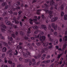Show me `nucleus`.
<instances>
[{
	"label": "nucleus",
	"mask_w": 67,
	"mask_h": 67,
	"mask_svg": "<svg viewBox=\"0 0 67 67\" xmlns=\"http://www.w3.org/2000/svg\"><path fill=\"white\" fill-rule=\"evenodd\" d=\"M2 32L3 33H4V31H5V29H6V26L4 25H2Z\"/></svg>",
	"instance_id": "f257e3e1"
},
{
	"label": "nucleus",
	"mask_w": 67,
	"mask_h": 67,
	"mask_svg": "<svg viewBox=\"0 0 67 67\" xmlns=\"http://www.w3.org/2000/svg\"><path fill=\"white\" fill-rule=\"evenodd\" d=\"M45 6H46V7H45ZM45 7V9L46 10H48L49 9V8H48V5L46 3H45L44 4V5H42V8H44Z\"/></svg>",
	"instance_id": "f03ea898"
},
{
	"label": "nucleus",
	"mask_w": 67,
	"mask_h": 67,
	"mask_svg": "<svg viewBox=\"0 0 67 67\" xmlns=\"http://www.w3.org/2000/svg\"><path fill=\"white\" fill-rule=\"evenodd\" d=\"M51 26L55 30H57V27L55 26V24L54 23H52L51 24Z\"/></svg>",
	"instance_id": "7ed1b4c3"
},
{
	"label": "nucleus",
	"mask_w": 67,
	"mask_h": 67,
	"mask_svg": "<svg viewBox=\"0 0 67 67\" xmlns=\"http://www.w3.org/2000/svg\"><path fill=\"white\" fill-rule=\"evenodd\" d=\"M46 37L44 36H42L40 38V41H44L45 40Z\"/></svg>",
	"instance_id": "20e7f679"
},
{
	"label": "nucleus",
	"mask_w": 67,
	"mask_h": 67,
	"mask_svg": "<svg viewBox=\"0 0 67 67\" xmlns=\"http://www.w3.org/2000/svg\"><path fill=\"white\" fill-rule=\"evenodd\" d=\"M14 22L15 24H19V21H17L16 19H13V21H12V23H14Z\"/></svg>",
	"instance_id": "39448f33"
},
{
	"label": "nucleus",
	"mask_w": 67,
	"mask_h": 67,
	"mask_svg": "<svg viewBox=\"0 0 67 67\" xmlns=\"http://www.w3.org/2000/svg\"><path fill=\"white\" fill-rule=\"evenodd\" d=\"M41 27L42 29H43L45 31H46L47 26L45 25H41Z\"/></svg>",
	"instance_id": "423d86ee"
},
{
	"label": "nucleus",
	"mask_w": 67,
	"mask_h": 67,
	"mask_svg": "<svg viewBox=\"0 0 67 67\" xmlns=\"http://www.w3.org/2000/svg\"><path fill=\"white\" fill-rule=\"evenodd\" d=\"M50 5L52 6L54 5L55 3V2L54 1V0H50Z\"/></svg>",
	"instance_id": "0eeeda50"
},
{
	"label": "nucleus",
	"mask_w": 67,
	"mask_h": 67,
	"mask_svg": "<svg viewBox=\"0 0 67 67\" xmlns=\"http://www.w3.org/2000/svg\"><path fill=\"white\" fill-rule=\"evenodd\" d=\"M58 5L57 4H54L53 5L54 8L55 9V10H57L58 9V7L57 6Z\"/></svg>",
	"instance_id": "6e6552de"
},
{
	"label": "nucleus",
	"mask_w": 67,
	"mask_h": 67,
	"mask_svg": "<svg viewBox=\"0 0 67 67\" xmlns=\"http://www.w3.org/2000/svg\"><path fill=\"white\" fill-rule=\"evenodd\" d=\"M58 19V18L57 17H55V18H53V19H51V21L52 22H54L55 21H56Z\"/></svg>",
	"instance_id": "1a4fd4ad"
},
{
	"label": "nucleus",
	"mask_w": 67,
	"mask_h": 67,
	"mask_svg": "<svg viewBox=\"0 0 67 67\" xmlns=\"http://www.w3.org/2000/svg\"><path fill=\"white\" fill-rule=\"evenodd\" d=\"M33 57H34V58H35V59H39L40 57L41 56V55H38L37 56H33Z\"/></svg>",
	"instance_id": "9d476101"
},
{
	"label": "nucleus",
	"mask_w": 67,
	"mask_h": 67,
	"mask_svg": "<svg viewBox=\"0 0 67 67\" xmlns=\"http://www.w3.org/2000/svg\"><path fill=\"white\" fill-rule=\"evenodd\" d=\"M27 33L28 34H30L31 33V28H29L28 29V30L27 31Z\"/></svg>",
	"instance_id": "9b49d317"
},
{
	"label": "nucleus",
	"mask_w": 67,
	"mask_h": 67,
	"mask_svg": "<svg viewBox=\"0 0 67 67\" xmlns=\"http://www.w3.org/2000/svg\"><path fill=\"white\" fill-rule=\"evenodd\" d=\"M5 22L7 24V25H9L11 24V22L9 21H8V20H6L5 21Z\"/></svg>",
	"instance_id": "f8f14e48"
},
{
	"label": "nucleus",
	"mask_w": 67,
	"mask_h": 67,
	"mask_svg": "<svg viewBox=\"0 0 67 67\" xmlns=\"http://www.w3.org/2000/svg\"><path fill=\"white\" fill-rule=\"evenodd\" d=\"M58 43V40H55L54 43V45H57Z\"/></svg>",
	"instance_id": "ddd939ff"
},
{
	"label": "nucleus",
	"mask_w": 67,
	"mask_h": 67,
	"mask_svg": "<svg viewBox=\"0 0 67 67\" xmlns=\"http://www.w3.org/2000/svg\"><path fill=\"white\" fill-rule=\"evenodd\" d=\"M46 55L45 54H43V55H42V60H44V59H45V58L46 57Z\"/></svg>",
	"instance_id": "4468645a"
},
{
	"label": "nucleus",
	"mask_w": 67,
	"mask_h": 67,
	"mask_svg": "<svg viewBox=\"0 0 67 67\" xmlns=\"http://www.w3.org/2000/svg\"><path fill=\"white\" fill-rule=\"evenodd\" d=\"M67 46V45L66 44H64L63 46V50H64L66 49V47Z\"/></svg>",
	"instance_id": "2eb2a0df"
},
{
	"label": "nucleus",
	"mask_w": 67,
	"mask_h": 67,
	"mask_svg": "<svg viewBox=\"0 0 67 67\" xmlns=\"http://www.w3.org/2000/svg\"><path fill=\"white\" fill-rule=\"evenodd\" d=\"M35 38H40L41 37V35H38L37 36L35 35Z\"/></svg>",
	"instance_id": "dca6fc26"
},
{
	"label": "nucleus",
	"mask_w": 67,
	"mask_h": 67,
	"mask_svg": "<svg viewBox=\"0 0 67 67\" xmlns=\"http://www.w3.org/2000/svg\"><path fill=\"white\" fill-rule=\"evenodd\" d=\"M62 55H63V54L62 53L60 54H58L57 57L58 59H60V58L61 57V56H62Z\"/></svg>",
	"instance_id": "f3484780"
},
{
	"label": "nucleus",
	"mask_w": 67,
	"mask_h": 67,
	"mask_svg": "<svg viewBox=\"0 0 67 67\" xmlns=\"http://www.w3.org/2000/svg\"><path fill=\"white\" fill-rule=\"evenodd\" d=\"M63 39L64 40V41H67V36H64V37L63 38Z\"/></svg>",
	"instance_id": "a211bd4d"
},
{
	"label": "nucleus",
	"mask_w": 67,
	"mask_h": 67,
	"mask_svg": "<svg viewBox=\"0 0 67 67\" xmlns=\"http://www.w3.org/2000/svg\"><path fill=\"white\" fill-rule=\"evenodd\" d=\"M3 44L5 46H6V47H8V44L7 43L5 42H3Z\"/></svg>",
	"instance_id": "6ab92c4d"
},
{
	"label": "nucleus",
	"mask_w": 67,
	"mask_h": 67,
	"mask_svg": "<svg viewBox=\"0 0 67 67\" xmlns=\"http://www.w3.org/2000/svg\"><path fill=\"white\" fill-rule=\"evenodd\" d=\"M2 51L3 52H5L7 51V48L5 47L3 48L2 49Z\"/></svg>",
	"instance_id": "aec40b11"
},
{
	"label": "nucleus",
	"mask_w": 67,
	"mask_h": 67,
	"mask_svg": "<svg viewBox=\"0 0 67 67\" xmlns=\"http://www.w3.org/2000/svg\"><path fill=\"white\" fill-rule=\"evenodd\" d=\"M12 50H10L9 51L8 53H9V55H10V57H11V56H12Z\"/></svg>",
	"instance_id": "412c9836"
},
{
	"label": "nucleus",
	"mask_w": 67,
	"mask_h": 67,
	"mask_svg": "<svg viewBox=\"0 0 67 67\" xmlns=\"http://www.w3.org/2000/svg\"><path fill=\"white\" fill-rule=\"evenodd\" d=\"M48 16L50 19H52L53 18V14H49Z\"/></svg>",
	"instance_id": "4be33fe9"
},
{
	"label": "nucleus",
	"mask_w": 67,
	"mask_h": 67,
	"mask_svg": "<svg viewBox=\"0 0 67 67\" xmlns=\"http://www.w3.org/2000/svg\"><path fill=\"white\" fill-rule=\"evenodd\" d=\"M5 5H7V3L5 2H4L2 4V7H4V6H5Z\"/></svg>",
	"instance_id": "5701e85b"
},
{
	"label": "nucleus",
	"mask_w": 67,
	"mask_h": 67,
	"mask_svg": "<svg viewBox=\"0 0 67 67\" xmlns=\"http://www.w3.org/2000/svg\"><path fill=\"white\" fill-rule=\"evenodd\" d=\"M64 19L65 20H67V15H65L64 16Z\"/></svg>",
	"instance_id": "b1692460"
},
{
	"label": "nucleus",
	"mask_w": 67,
	"mask_h": 67,
	"mask_svg": "<svg viewBox=\"0 0 67 67\" xmlns=\"http://www.w3.org/2000/svg\"><path fill=\"white\" fill-rule=\"evenodd\" d=\"M26 53L27 55H29V56H31V53L29 52L28 51H26Z\"/></svg>",
	"instance_id": "393cba45"
},
{
	"label": "nucleus",
	"mask_w": 67,
	"mask_h": 67,
	"mask_svg": "<svg viewBox=\"0 0 67 67\" xmlns=\"http://www.w3.org/2000/svg\"><path fill=\"white\" fill-rule=\"evenodd\" d=\"M20 34L21 35H24V34H25L22 31H21L20 32Z\"/></svg>",
	"instance_id": "a878e982"
},
{
	"label": "nucleus",
	"mask_w": 67,
	"mask_h": 67,
	"mask_svg": "<svg viewBox=\"0 0 67 67\" xmlns=\"http://www.w3.org/2000/svg\"><path fill=\"white\" fill-rule=\"evenodd\" d=\"M7 12H4L3 13L2 15L3 16H5V15H7Z\"/></svg>",
	"instance_id": "bb28decb"
},
{
	"label": "nucleus",
	"mask_w": 67,
	"mask_h": 67,
	"mask_svg": "<svg viewBox=\"0 0 67 67\" xmlns=\"http://www.w3.org/2000/svg\"><path fill=\"white\" fill-rule=\"evenodd\" d=\"M41 16L42 18V19L43 20H45V16H44V15L43 14L41 15Z\"/></svg>",
	"instance_id": "cd10ccee"
},
{
	"label": "nucleus",
	"mask_w": 67,
	"mask_h": 67,
	"mask_svg": "<svg viewBox=\"0 0 67 67\" xmlns=\"http://www.w3.org/2000/svg\"><path fill=\"white\" fill-rule=\"evenodd\" d=\"M48 13L49 14H53V11L50 10L48 11Z\"/></svg>",
	"instance_id": "c85d7f7f"
},
{
	"label": "nucleus",
	"mask_w": 67,
	"mask_h": 67,
	"mask_svg": "<svg viewBox=\"0 0 67 67\" xmlns=\"http://www.w3.org/2000/svg\"><path fill=\"white\" fill-rule=\"evenodd\" d=\"M12 36L15 38V35L14 34H12Z\"/></svg>",
	"instance_id": "c756f323"
},
{
	"label": "nucleus",
	"mask_w": 67,
	"mask_h": 67,
	"mask_svg": "<svg viewBox=\"0 0 67 67\" xmlns=\"http://www.w3.org/2000/svg\"><path fill=\"white\" fill-rule=\"evenodd\" d=\"M17 67H23V65L22 64H18L17 66Z\"/></svg>",
	"instance_id": "7c9ffc66"
},
{
	"label": "nucleus",
	"mask_w": 67,
	"mask_h": 67,
	"mask_svg": "<svg viewBox=\"0 0 67 67\" xmlns=\"http://www.w3.org/2000/svg\"><path fill=\"white\" fill-rule=\"evenodd\" d=\"M4 62H5V63H7V62H8V61L7 60V58L6 57L4 58Z\"/></svg>",
	"instance_id": "2f4dec72"
},
{
	"label": "nucleus",
	"mask_w": 67,
	"mask_h": 67,
	"mask_svg": "<svg viewBox=\"0 0 67 67\" xmlns=\"http://www.w3.org/2000/svg\"><path fill=\"white\" fill-rule=\"evenodd\" d=\"M5 53H3V54H2V58H4V57H5Z\"/></svg>",
	"instance_id": "473e14b6"
},
{
	"label": "nucleus",
	"mask_w": 67,
	"mask_h": 67,
	"mask_svg": "<svg viewBox=\"0 0 67 67\" xmlns=\"http://www.w3.org/2000/svg\"><path fill=\"white\" fill-rule=\"evenodd\" d=\"M24 7L25 8H27L29 7V6L27 4H25L24 6Z\"/></svg>",
	"instance_id": "72a5a7b5"
},
{
	"label": "nucleus",
	"mask_w": 67,
	"mask_h": 67,
	"mask_svg": "<svg viewBox=\"0 0 67 67\" xmlns=\"http://www.w3.org/2000/svg\"><path fill=\"white\" fill-rule=\"evenodd\" d=\"M61 9L62 10H64V5H62L61 6Z\"/></svg>",
	"instance_id": "f704fd0d"
},
{
	"label": "nucleus",
	"mask_w": 67,
	"mask_h": 67,
	"mask_svg": "<svg viewBox=\"0 0 67 67\" xmlns=\"http://www.w3.org/2000/svg\"><path fill=\"white\" fill-rule=\"evenodd\" d=\"M8 63L9 64H12V61L9 60L8 61Z\"/></svg>",
	"instance_id": "c9c22d12"
},
{
	"label": "nucleus",
	"mask_w": 67,
	"mask_h": 67,
	"mask_svg": "<svg viewBox=\"0 0 67 67\" xmlns=\"http://www.w3.org/2000/svg\"><path fill=\"white\" fill-rule=\"evenodd\" d=\"M64 13L63 12H61V16H64Z\"/></svg>",
	"instance_id": "e433bc0d"
},
{
	"label": "nucleus",
	"mask_w": 67,
	"mask_h": 67,
	"mask_svg": "<svg viewBox=\"0 0 67 67\" xmlns=\"http://www.w3.org/2000/svg\"><path fill=\"white\" fill-rule=\"evenodd\" d=\"M16 9L18 10H19V9H20L21 8H20V7L18 6L16 8Z\"/></svg>",
	"instance_id": "4c0bfd02"
},
{
	"label": "nucleus",
	"mask_w": 67,
	"mask_h": 67,
	"mask_svg": "<svg viewBox=\"0 0 67 67\" xmlns=\"http://www.w3.org/2000/svg\"><path fill=\"white\" fill-rule=\"evenodd\" d=\"M33 28L34 29H36L38 28V27L37 26H35L33 27Z\"/></svg>",
	"instance_id": "58836bf2"
},
{
	"label": "nucleus",
	"mask_w": 67,
	"mask_h": 67,
	"mask_svg": "<svg viewBox=\"0 0 67 67\" xmlns=\"http://www.w3.org/2000/svg\"><path fill=\"white\" fill-rule=\"evenodd\" d=\"M36 44L37 45V46H38L41 45V43H36Z\"/></svg>",
	"instance_id": "ea45409f"
},
{
	"label": "nucleus",
	"mask_w": 67,
	"mask_h": 67,
	"mask_svg": "<svg viewBox=\"0 0 67 67\" xmlns=\"http://www.w3.org/2000/svg\"><path fill=\"white\" fill-rule=\"evenodd\" d=\"M8 44L9 45H11V41L9 40L8 41Z\"/></svg>",
	"instance_id": "a19ab883"
},
{
	"label": "nucleus",
	"mask_w": 67,
	"mask_h": 67,
	"mask_svg": "<svg viewBox=\"0 0 67 67\" xmlns=\"http://www.w3.org/2000/svg\"><path fill=\"white\" fill-rule=\"evenodd\" d=\"M51 58V56L49 55H48L47 57V59H49Z\"/></svg>",
	"instance_id": "79ce46f5"
},
{
	"label": "nucleus",
	"mask_w": 67,
	"mask_h": 67,
	"mask_svg": "<svg viewBox=\"0 0 67 67\" xmlns=\"http://www.w3.org/2000/svg\"><path fill=\"white\" fill-rule=\"evenodd\" d=\"M41 52L42 53H45V50H44V49H42V51H41Z\"/></svg>",
	"instance_id": "37998d69"
},
{
	"label": "nucleus",
	"mask_w": 67,
	"mask_h": 67,
	"mask_svg": "<svg viewBox=\"0 0 67 67\" xmlns=\"http://www.w3.org/2000/svg\"><path fill=\"white\" fill-rule=\"evenodd\" d=\"M53 6H51V7L49 9H50V10H53Z\"/></svg>",
	"instance_id": "c03bdc74"
},
{
	"label": "nucleus",
	"mask_w": 67,
	"mask_h": 67,
	"mask_svg": "<svg viewBox=\"0 0 67 67\" xmlns=\"http://www.w3.org/2000/svg\"><path fill=\"white\" fill-rule=\"evenodd\" d=\"M8 5H6L5 7V10H7V9H8Z\"/></svg>",
	"instance_id": "a18cd8bd"
},
{
	"label": "nucleus",
	"mask_w": 67,
	"mask_h": 67,
	"mask_svg": "<svg viewBox=\"0 0 67 67\" xmlns=\"http://www.w3.org/2000/svg\"><path fill=\"white\" fill-rule=\"evenodd\" d=\"M40 61L38 62L37 63L36 65L37 66H38L39 65H40Z\"/></svg>",
	"instance_id": "49530a36"
},
{
	"label": "nucleus",
	"mask_w": 67,
	"mask_h": 67,
	"mask_svg": "<svg viewBox=\"0 0 67 67\" xmlns=\"http://www.w3.org/2000/svg\"><path fill=\"white\" fill-rule=\"evenodd\" d=\"M48 28L49 30H51V25H48Z\"/></svg>",
	"instance_id": "de8ad7c7"
},
{
	"label": "nucleus",
	"mask_w": 67,
	"mask_h": 67,
	"mask_svg": "<svg viewBox=\"0 0 67 67\" xmlns=\"http://www.w3.org/2000/svg\"><path fill=\"white\" fill-rule=\"evenodd\" d=\"M22 11H21V10H20V11H19L18 13H19V15H20V14H21V13H22Z\"/></svg>",
	"instance_id": "09e8293b"
},
{
	"label": "nucleus",
	"mask_w": 67,
	"mask_h": 67,
	"mask_svg": "<svg viewBox=\"0 0 67 67\" xmlns=\"http://www.w3.org/2000/svg\"><path fill=\"white\" fill-rule=\"evenodd\" d=\"M29 59H25V63H27V62H29Z\"/></svg>",
	"instance_id": "8fccbe9b"
},
{
	"label": "nucleus",
	"mask_w": 67,
	"mask_h": 67,
	"mask_svg": "<svg viewBox=\"0 0 67 67\" xmlns=\"http://www.w3.org/2000/svg\"><path fill=\"white\" fill-rule=\"evenodd\" d=\"M48 42H47L45 44V46H48Z\"/></svg>",
	"instance_id": "3c124183"
},
{
	"label": "nucleus",
	"mask_w": 67,
	"mask_h": 67,
	"mask_svg": "<svg viewBox=\"0 0 67 67\" xmlns=\"http://www.w3.org/2000/svg\"><path fill=\"white\" fill-rule=\"evenodd\" d=\"M15 66V64L13 63V64H12V67H14Z\"/></svg>",
	"instance_id": "603ef678"
},
{
	"label": "nucleus",
	"mask_w": 67,
	"mask_h": 67,
	"mask_svg": "<svg viewBox=\"0 0 67 67\" xmlns=\"http://www.w3.org/2000/svg\"><path fill=\"white\" fill-rule=\"evenodd\" d=\"M54 34L55 35V36H56V35H57V32H54Z\"/></svg>",
	"instance_id": "864d4df0"
},
{
	"label": "nucleus",
	"mask_w": 67,
	"mask_h": 67,
	"mask_svg": "<svg viewBox=\"0 0 67 67\" xmlns=\"http://www.w3.org/2000/svg\"><path fill=\"white\" fill-rule=\"evenodd\" d=\"M40 35H43L44 34V32H40Z\"/></svg>",
	"instance_id": "5fc2aeb1"
},
{
	"label": "nucleus",
	"mask_w": 67,
	"mask_h": 67,
	"mask_svg": "<svg viewBox=\"0 0 67 67\" xmlns=\"http://www.w3.org/2000/svg\"><path fill=\"white\" fill-rule=\"evenodd\" d=\"M40 8V6L38 5H37L36 7V8L37 9H39Z\"/></svg>",
	"instance_id": "6e6d98bb"
},
{
	"label": "nucleus",
	"mask_w": 67,
	"mask_h": 67,
	"mask_svg": "<svg viewBox=\"0 0 67 67\" xmlns=\"http://www.w3.org/2000/svg\"><path fill=\"white\" fill-rule=\"evenodd\" d=\"M52 47H53V46H49L48 48H49V49H51L52 48Z\"/></svg>",
	"instance_id": "4d7b16f0"
},
{
	"label": "nucleus",
	"mask_w": 67,
	"mask_h": 67,
	"mask_svg": "<svg viewBox=\"0 0 67 67\" xmlns=\"http://www.w3.org/2000/svg\"><path fill=\"white\" fill-rule=\"evenodd\" d=\"M50 1H46V3H47V4H48V3H50Z\"/></svg>",
	"instance_id": "13d9d810"
},
{
	"label": "nucleus",
	"mask_w": 67,
	"mask_h": 67,
	"mask_svg": "<svg viewBox=\"0 0 67 67\" xmlns=\"http://www.w3.org/2000/svg\"><path fill=\"white\" fill-rule=\"evenodd\" d=\"M26 45H27V46H30V45H31V44H30V43H26Z\"/></svg>",
	"instance_id": "bf43d9fd"
},
{
	"label": "nucleus",
	"mask_w": 67,
	"mask_h": 67,
	"mask_svg": "<svg viewBox=\"0 0 67 67\" xmlns=\"http://www.w3.org/2000/svg\"><path fill=\"white\" fill-rule=\"evenodd\" d=\"M37 1V0H33V1L32 2V3H34L35 2H36Z\"/></svg>",
	"instance_id": "052dcab7"
},
{
	"label": "nucleus",
	"mask_w": 67,
	"mask_h": 67,
	"mask_svg": "<svg viewBox=\"0 0 67 67\" xmlns=\"http://www.w3.org/2000/svg\"><path fill=\"white\" fill-rule=\"evenodd\" d=\"M35 64H36V62H35L32 64V66H35Z\"/></svg>",
	"instance_id": "680f3d73"
},
{
	"label": "nucleus",
	"mask_w": 67,
	"mask_h": 67,
	"mask_svg": "<svg viewBox=\"0 0 67 67\" xmlns=\"http://www.w3.org/2000/svg\"><path fill=\"white\" fill-rule=\"evenodd\" d=\"M50 62V60H47L46 61V63H48Z\"/></svg>",
	"instance_id": "e2e57ef3"
},
{
	"label": "nucleus",
	"mask_w": 67,
	"mask_h": 67,
	"mask_svg": "<svg viewBox=\"0 0 67 67\" xmlns=\"http://www.w3.org/2000/svg\"><path fill=\"white\" fill-rule=\"evenodd\" d=\"M25 38L26 40H28V39H29V38H28L27 37H26V36H25Z\"/></svg>",
	"instance_id": "0e129e2a"
},
{
	"label": "nucleus",
	"mask_w": 67,
	"mask_h": 67,
	"mask_svg": "<svg viewBox=\"0 0 67 67\" xmlns=\"http://www.w3.org/2000/svg\"><path fill=\"white\" fill-rule=\"evenodd\" d=\"M13 14H14V15H17L18 14L17 13L15 12L13 13Z\"/></svg>",
	"instance_id": "69168bd1"
},
{
	"label": "nucleus",
	"mask_w": 67,
	"mask_h": 67,
	"mask_svg": "<svg viewBox=\"0 0 67 67\" xmlns=\"http://www.w3.org/2000/svg\"><path fill=\"white\" fill-rule=\"evenodd\" d=\"M32 62H34L35 61V59L33 58L32 59Z\"/></svg>",
	"instance_id": "338daca9"
},
{
	"label": "nucleus",
	"mask_w": 67,
	"mask_h": 67,
	"mask_svg": "<svg viewBox=\"0 0 67 67\" xmlns=\"http://www.w3.org/2000/svg\"><path fill=\"white\" fill-rule=\"evenodd\" d=\"M14 5L15 6V7H17V6H18V4L16 3H15L14 4Z\"/></svg>",
	"instance_id": "774afa93"
}]
</instances>
